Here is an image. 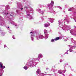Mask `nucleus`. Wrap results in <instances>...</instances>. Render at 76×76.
I'll return each instance as SVG.
<instances>
[{
    "instance_id": "obj_11",
    "label": "nucleus",
    "mask_w": 76,
    "mask_h": 76,
    "mask_svg": "<svg viewBox=\"0 0 76 76\" xmlns=\"http://www.w3.org/2000/svg\"><path fill=\"white\" fill-rule=\"evenodd\" d=\"M58 73H59V74H61V73H62V72L60 71H58Z\"/></svg>"
},
{
    "instance_id": "obj_10",
    "label": "nucleus",
    "mask_w": 76,
    "mask_h": 76,
    "mask_svg": "<svg viewBox=\"0 0 76 76\" xmlns=\"http://www.w3.org/2000/svg\"><path fill=\"white\" fill-rule=\"evenodd\" d=\"M0 67L1 68H2V67H3V66L2 65V64L1 63H0Z\"/></svg>"
},
{
    "instance_id": "obj_15",
    "label": "nucleus",
    "mask_w": 76,
    "mask_h": 76,
    "mask_svg": "<svg viewBox=\"0 0 76 76\" xmlns=\"http://www.w3.org/2000/svg\"><path fill=\"white\" fill-rule=\"evenodd\" d=\"M63 73H65V72H66V71H64V70L63 71Z\"/></svg>"
},
{
    "instance_id": "obj_19",
    "label": "nucleus",
    "mask_w": 76,
    "mask_h": 76,
    "mask_svg": "<svg viewBox=\"0 0 76 76\" xmlns=\"http://www.w3.org/2000/svg\"><path fill=\"white\" fill-rule=\"evenodd\" d=\"M22 9H23V8H21V10H22Z\"/></svg>"
},
{
    "instance_id": "obj_3",
    "label": "nucleus",
    "mask_w": 76,
    "mask_h": 76,
    "mask_svg": "<svg viewBox=\"0 0 76 76\" xmlns=\"http://www.w3.org/2000/svg\"><path fill=\"white\" fill-rule=\"evenodd\" d=\"M45 27L46 28H47V27L48 26V25L46 24L44 25Z\"/></svg>"
},
{
    "instance_id": "obj_14",
    "label": "nucleus",
    "mask_w": 76,
    "mask_h": 76,
    "mask_svg": "<svg viewBox=\"0 0 76 76\" xmlns=\"http://www.w3.org/2000/svg\"><path fill=\"white\" fill-rule=\"evenodd\" d=\"M71 10H72L71 8H70V9H69L68 10L69 11H71Z\"/></svg>"
},
{
    "instance_id": "obj_4",
    "label": "nucleus",
    "mask_w": 76,
    "mask_h": 76,
    "mask_svg": "<svg viewBox=\"0 0 76 76\" xmlns=\"http://www.w3.org/2000/svg\"><path fill=\"white\" fill-rule=\"evenodd\" d=\"M30 33L31 34V33H32L33 34H31L32 36H33V37H34V36H35V35L34 34H35V33H33L32 32H30Z\"/></svg>"
},
{
    "instance_id": "obj_6",
    "label": "nucleus",
    "mask_w": 76,
    "mask_h": 76,
    "mask_svg": "<svg viewBox=\"0 0 76 76\" xmlns=\"http://www.w3.org/2000/svg\"><path fill=\"white\" fill-rule=\"evenodd\" d=\"M42 57V55L41 54H39V55L38 57Z\"/></svg>"
},
{
    "instance_id": "obj_7",
    "label": "nucleus",
    "mask_w": 76,
    "mask_h": 76,
    "mask_svg": "<svg viewBox=\"0 0 76 76\" xmlns=\"http://www.w3.org/2000/svg\"><path fill=\"white\" fill-rule=\"evenodd\" d=\"M40 72V70L39 69H37L36 72L37 73H38V74H39V73Z\"/></svg>"
},
{
    "instance_id": "obj_9",
    "label": "nucleus",
    "mask_w": 76,
    "mask_h": 76,
    "mask_svg": "<svg viewBox=\"0 0 76 76\" xmlns=\"http://www.w3.org/2000/svg\"><path fill=\"white\" fill-rule=\"evenodd\" d=\"M54 41H55L54 39H52L51 40V41L52 42H54Z\"/></svg>"
},
{
    "instance_id": "obj_18",
    "label": "nucleus",
    "mask_w": 76,
    "mask_h": 76,
    "mask_svg": "<svg viewBox=\"0 0 76 76\" xmlns=\"http://www.w3.org/2000/svg\"><path fill=\"white\" fill-rule=\"evenodd\" d=\"M39 39L37 38V40H38V39Z\"/></svg>"
},
{
    "instance_id": "obj_22",
    "label": "nucleus",
    "mask_w": 76,
    "mask_h": 76,
    "mask_svg": "<svg viewBox=\"0 0 76 76\" xmlns=\"http://www.w3.org/2000/svg\"><path fill=\"white\" fill-rule=\"evenodd\" d=\"M9 14V13H7V14Z\"/></svg>"
},
{
    "instance_id": "obj_8",
    "label": "nucleus",
    "mask_w": 76,
    "mask_h": 76,
    "mask_svg": "<svg viewBox=\"0 0 76 76\" xmlns=\"http://www.w3.org/2000/svg\"><path fill=\"white\" fill-rule=\"evenodd\" d=\"M24 69L25 70H27V69H28V68H27V66H24Z\"/></svg>"
},
{
    "instance_id": "obj_2",
    "label": "nucleus",
    "mask_w": 76,
    "mask_h": 76,
    "mask_svg": "<svg viewBox=\"0 0 76 76\" xmlns=\"http://www.w3.org/2000/svg\"><path fill=\"white\" fill-rule=\"evenodd\" d=\"M54 4V1H52L51 2V6H53Z\"/></svg>"
},
{
    "instance_id": "obj_21",
    "label": "nucleus",
    "mask_w": 76,
    "mask_h": 76,
    "mask_svg": "<svg viewBox=\"0 0 76 76\" xmlns=\"http://www.w3.org/2000/svg\"><path fill=\"white\" fill-rule=\"evenodd\" d=\"M28 16H29V14H28Z\"/></svg>"
},
{
    "instance_id": "obj_12",
    "label": "nucleus",
    "mask_w": 76,
    "mask_h": 76,
    "mask_svg": "<svg viewBox=\"0 0 76 76\" xmlns=\"http://www.w3.org/2000/svg\"><path fill=\"white\" fill-rule=\"evenodd\" d=\"M2 68H3V69H4V68H5V66H2Z\"/></svg>"
},
{
    "instance_id": "obj_17",
    "label": "nucleus",
    "mask_w": 76,
    "mask_h": 76,
    "mask_svg": "<svg viewBox=\"0 0 76 76\" xmlns=\"http://www.w3.org/2000/svg\"><path fill=\"white\" fill-rule=\"evenodd\" d=\"M24 8H27V7H26V6H25V7H24Z\"/></svg>"
},
{
    "instance_id": "obj_16",
    "label": "nucleus",
    "mask_w": 76,
    "mask_h": 76,
    "mask_svg": "<svg viewBox=\"0 0 76 76\" xmlns=\"http://www.w3.org/2000/svg\"><path fill=\"white\" fill-rule=\"evenodd\" d=\"M46 69L47 70H48V68H46Z\"/></svg>"
},
{
    "instance_id": "obj_5",
    "label": "nucleus",
    "mask_w": 76,
    "mask_h": 76,
    "mask_svg": "<svg viewBox=\"0 0 76 76\" xmlns=\"http://www.w3.org/2000/svg\"><path fill=\"white\" fill-rule=\"evenodd\" d=\"M42 37H43V35L40 34L39 36V38H42Z\"/></svg>"
},
{
    "instance_id": "obj_26",
    "label": "nucleus",
    "mask_w": 76,
    "mask_h": 76,
    "mask_svg": "<svg viewBox=\"0 0 76 76\" xmlns=\"http://www.w3.org/2000/svg\"><path fill=\"white\" fill-rule=\"evenodd\" d=\"M1 75H0V76Z\"/></svg>"
},
{
    "instance_id": "obj_23",
    "label": "nucleus",
    "mask_w": 76,
    "mask_h": 76,
    "mask_svg": "<svg viewBox=\"0 0 76 76\" xmlns=\"http://www.w3.org/2000/svg\"><path fill=\"white\" fill-rule=\"evenodd\" d=\"M8 28H9V27H8Z\"/></svg>"
},
{
    "instance_id": "obj_13",
    "label": "nucleus",
    "mask_w": 76,
    "mask_h": 76,
    "mask_svg": "<svg viewBox=\"0 0 76 76\" xmlns=\"http://www.w3.org/2000/svg\"><path fill=\"white\" fill-rule=\"evenodd\" d=\"M31 38L32 39H31V40H32V41H34V38H32V37H31Z\"/></svg>"
},
{
    "instance_id": "obj_24",
    "label": "nucleus",
    "mask_w": 76,
    "mask_h": 76,
    "mask_svg": "<svg viewBox=\"0 0 76 76\" xmlns=\"http://www.w3.org/2000/svg\"><path fill=\"white\" fill-rule=\"evenodd\" d=\"M75 22H76V20H75Z\"/></svg>"
},
{
    "instance_id": "obj_25",
    "label": "nucleus",
    "mask_w": 76,
    "mask_h": 76,
    "mask_svg": "<svg viewBox=\"0 0 76 76\" xmlns=\"http://www.w3.org/2000/svg\"><path fill=\"white\" fill-rule=\"evenodd\" d=\"M74 20H75V19H74Z\"/></svg>"
},
{
    "instance_id": "obj_20",
    "label": "nucleus",
    "mask_w": 76,
    "mask_h": 76,
    "mask_svg": "<svg viewBox=\"0 0 76 76\" xmlns=\"http://www.w3.org/2000/svg\"><path fill=\"white\" fill-rule=\"evenodd\" d=\"M10 16H12V15H11V14L10 15Z\"/></svg>"
},
{
    "instance_id": "obj_1",
    "label": "nucleus",
    "mask_w": 76,
    "mask_h": 76,
    "mask_svg": "<svg viewBox=\"0 0 76 76\" xmlns=\"http://www.w3.org/2000/svg\"><path fill=\"white\" fill-rule=\"evenodd\" d=\"M60 37H57L55 38L54 39L55 41H57V40L60 39Z\"/></svg>"
}]
</instances>
